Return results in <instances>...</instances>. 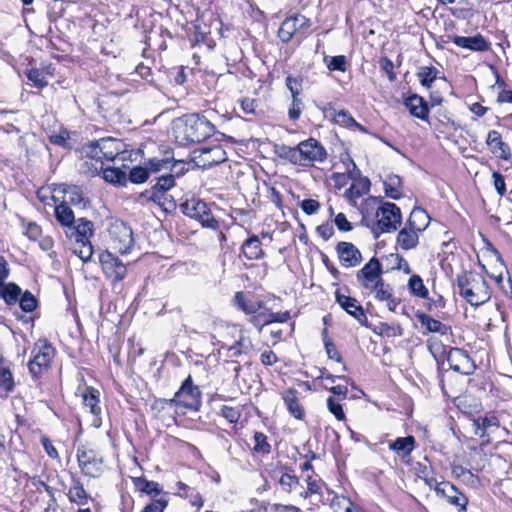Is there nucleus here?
Returning <instances> with one entry per match:
<instances>
[{"label": "nucleus", "instance_id": "obj_11", "mask_svg": "<svg viewBox=\"0 0 512 512\" xmlns=\"http://www.w3.org/2000/svg\"><path fill=\"white\" fill-rule=\"evenodd\" d=\"M450 368L463 375H471L476 369L474 361L466 351L460 348H451L447 355Z\"/></svg>", "mask_w": 512, "mask_h": 512}, {"label": "nucleus", "instance_id": "obj_15", "mask_svg": "<svg viewBox=\"0 0 512 512\" xmlns=\"http://www.w3.org/2000/svg\"><path fill=\"white\" fill-rule=\"evenodd\" d=\"M437 495L445 498L449 504L458 507L459 512L466 511L468 498L452 483L443 481L441 486H437Z\"/></svg>", "mask_w": 512, "mask_h": 512}, {"label": "nucleus", "instance_id": "obj_19", "mask_svg": "<svg viewBox=\"0 0 512 512\" xmlns=\"http://www.w3.org/2000/svg\"><path fill=\"white\" fill-rule=\"evenodd\" d=\"M452 42L458 47L477 52H483L489 49V43L481 34L472 37L454 36Z\"/></svg>", "mask_w": 512, "mask_h": 512}, {"label": "nucleus", "instance_id": "obj_44", "mask_svg": "<svg viewBox=\"0 0 512 512\" xmlns=\"http://www.w3.org/2000/svg\"><path fill=\"white\" fill-rule=\"evenodd\" d=\"M73 252L83 261L87 262L91 259L93 255V248L90 243V240L79 241L75 240V245L73 247Z\"/></svg>", "mask_w": 512, "mask_h": 512}, {"label": "nucleus", "instance_id": "obj_1", "mask_svg": "<svg viewBox=\"0 0 512 512\" xmlns=\"http://www.w3.org/2000/svg\"><path fill=\"white\" fill-rule=\"evenodd\" d=\"M122 152V143L115 138H101L82 146L80 153L82 172L96 175L104 169L106 162L113 161Z\"/></svg>", "mask_w": 512, "mask_h": 512}, {"label": "nucleus", "instance_id": "obj_23", "mask_svg": "<svg viewBox=\"0 0 512 512\" xmlns=\"http://www.w3.org/2000/svg\"><path fill=\"white\" fill-rule=\"evenodd\" d=\"M405 105L413 116L422 120L428 118L429 108L421 96L416 94L409 96L405 101Z\"/></svg>", "mask_w": 512, "mask_h": 512}, {"label": "nucleus", "instance_id": "obj_58", "mask_svg": "<svg viewBox=\"0 0 512 512\" xmlns=\"http://www.w3.org/2000/svg\"><path fill=\"white\" fill-rule=\"evenodd\" d=\"M221 416L227 419L230 423H236L240 418V410L235 407L224 405L221 408Z\"/></svg>", "mask_w": 512, "mask_h": 512}, {"label": "nucleus", "instance_id": "obj_40", "mask_svg": "<svg viewBox=\"0 0 512 512\" xmlns=\"http://www.w3.org/2000/svg\"><path fill=\"white\" fill-rule=\"evenodd\" d=\"M296 32L295 22L290 16L281 23L277 35L283 43H288Z\"/></svg>", "mask_w": 512, "mask_h": 512}, {"label": "nucleus", "instance_id": "obj_17", "mask_svg": "<svg viewBox=\"0 0 512 512\" xmlns=\"http://www.w3.org/2000/svg\"><path fill=\"white\" fill-rule=\"evenodd\" d=\"M337 303L351 316H353L361 325L367 326V317L362 306L355 298L336 292Z\"/></svg>", "mask_w": 512, "mask_h": 512}, {"label": "nucleus", "instance_id": "obj_18", "mask_svg": "<svg viewBox=\"0 0 512 512\" xmlns=\"http://www.w3.org/2000/svg\"><path fill=\"white\" fill-rule=\"evenodd\" d=\"M173 160V153L171 151H166L162 156H155L153 158L148 159L145 162L150 175L154 174L159 176L161 174H168L169 169H172L171 161Z\"/></svg>", "mask_w": 512, "mask_h": 512}, {"label": "nucleus", "instance_id": "obj_60", "mask_svg": "<svg viewBox=\"0 0 512 512\" xmlns=\"http://www.w3.org/2000/svg\"><path fill=\"white\" fill-rule=\"evenodd\" d=\"M168 505V501L165 498H159L154 500L152 503L146 505L142 512H164Z\"/></svg>", "mask_w": 512, "mask_h": 512}, {"label": "nucleus", "instance_id": "obj_30", "mask_svg": "<svg viewBox=\"0 0 512 512\" xmlns=\"http://www.w3.org/2000/svg\"><path fill=\"white\" fill-rule=\"evenodd\" d=\"M55 218L58 223L66 230L76 223L75 215L72 209L66 203L61 202L55 207Z\"/></svg>", "mask_w": 512, "mask_h": 512}, {"label": "nucleus", "instance_id": "obj_31", "mask_svg": "<svg viewBox=\"0 0 512 512\" xmlns=\"http://www.w3.org/2000/svg\"><path fill=\"white\" fill-rule=\"evenodd\" d=\"M384 190L387 197L400 199L403 195L402 179L398 175H388L384 181Z\"/></svg>", "mask_w": 512, "mask_h": 512}, {"label": "nucleus", "instance_id": "obj_37", "mask_svg": "<svg viewBox=\"0 0 512 512\" xmlns=\"http://www.w3.org/2000/svg\"><path fill=\"white\" fill-rule=\"evenodd\" d=\"M101 172H103V178L106 182L119 186H124L127 182L126 172L119 168L109 167L105 164L104 169L101 170Z\"/></svg>", "mask_w": 512, "mask_h": 512}, {"label": "nucleus", "instance_id": "obj_57", "mask_svg": "<svg viewBox=\"0 0 512 512\" xmlns=\"http://www.w3.org/2000/svg\"><path fill=\"white\" fill-rule=\"evenodd\" d=\"M346 57L343 55L333 56L330 58L329 62L327 63V67L329 70L332 71H346Z\"/></svg>", "mask_w": 512, "mask_h": 512}, {"label": "nucleus", "instance_id": "obj_33", "mask_svg": "<svg viewBox=\"0 0 512 512\" xmlns=\"http://www.w3.org/2000/svg\"><path fill=\"white\" fill-rule=\"evenodd\" d=\"M14 378L11 372V364L0 357V387L6 392H12L14 390Z\"/></svg>", "mask_w": 512, "mask_h": 512}, {"label": "nucleus", "instance_id": "obj_62", "mask_svg": "<svg viewBox=\"0 0 512 512\" xmlns=\"http://www.w3.org/2000/svg\"><path fill=\"white\" fill-rule=\"evenodd\" d=\"M306 482H307V491L304 494L305 498H307L308 496H310L312 494H319V495L322 494L320 481L313 479L311 476H307Z\"/></svg>", "mask_w": 512, "mask_h": 512}, {"label": "nucleus", "instance_id": "obj_28", "mask_svg": "<svg viewBox=\"0 0 512 512\" xmlns=\"http://www.w3.org/2000/svg\"><path fill=\"white\" fill-rule=\"evenodd\" d=\"M429 222L430 217L428 213L420 207H415L411 211L409 219L406 224L409 225L412 229L416 230L417 232H422L428 227Z\"/></svg>", "mask_w": 512, "mask_h": 512}, {"label": "nucleus", "instance_id": "obj_6", "mask_svg": "<svg viewBox=\"0 0 512 512\" xmlns=\"http://www.w3.org/2000/svg\"><path fill=\"white\" fill-rule=\"evenodd\" d=\"M32 359L28 363V368L34 378L41 376L47 371L55 356V349L46 340H39L32 350Z\"/></svg>", "mask_w": 512, "mask_h": 512}, {"label": "nucleus", "instance_id": "obj_25", "mask_svg": "<svg viewBox=\"0 0 512 512\" xmlns=\"http://www.w3.org/2000/svg\"><path fill=\"white\" fill-rule=\"evenodd\" d=\"M63 203L85 207L87 200L83 196L82 189L76 185H65L62 189Z\"/></svg>", "mask_w": 512, "mask_h": 512}, {"label": "nucleus", "instance_id": "obj_5", "mask_svg": "<svg viewBox=\"0 0 512 512\" xmlns=\"http://www.w3.org/2000/svg\"><path fill=\"white\" fill-rule=\"evenodd\" d=\"M179 208L185 216L199 221L203 227L213 230L219 228V222L213 217L203 200L191 197L183 201Z\"/></svg>", "mask_w": 512, "mask_h": 512}, {"label": "nucleus", "instance_id": "obj_49", "mask_svg": "<svg viewBox=\"0 0 512 512\" xmlns=\"http://www.w3.org/2000/svg\"><path fill=\"white\" fill-rule=\"evenodd\" d=\"M150 176L147 166H135L130 170L129 180L132 183L140 184L144 183Z\"/></svg>", "mask_w": 512, "mask_h": 512}, {"label": "nucleus", "instance_id": "obj_3", "mask_svg": "<svg viewBox=\"0 0 512 512\" xmlns=\"http://www.w3.org/2000/svg\"><path fill=\"white\" fill-rule=\"evenodd\" d=\"M279 156L294 165L311 167L316 163H322L327 158V151L319 141L309 138L295 147L283 145Z\"/></svg>", "mask_w": 512, "mask_h": 512}, {"label": "nucleus", "instance_id": "obj_14", "mask_svg": "<svg viewBox=\"0 0 512 512\" xmlns=\"http://www.w3.org/2000/svg\"><path fill=\"white\" fill-rule=\"evenodd\" d=\"M100 261L103 272L108 279L113 282H119L125 278L127 273L126 266L111 253L102 255Z\"/></svg>", "mask_w": 512, "mask_h": 512}, {"label": "nucleus", "instance_id": "obj_36", "mask_svg": "<svg viewBox=\"0 0 512 512\" xmlns=\"http://www.w3.org/2000/svg\"><path fill=\"white\" fill-rule=\"evenodd\" d=\"M68 498L70 502L78 505H85L87 503L88 494L80 480L73 479V484L68 491Z\"/></svg>", "mask_w": 512, "mask_h": 512}, {"label": "nucleus", "instance_id": "obj_24", "mask_svg": "<svg viewBox=\"0 0 512 512\" xmlns=\"http://www.w3.org/2000/svg\"><path fill=\"white\" fill-rule=\"evenodd\" d=\"M242 253L248 260H259L264 257L262 243L257 235L248 238L242 245Z\"/></svg>", "mask_w": 512, "mask_h": 512}, {"label": "nucleus", "instance_id": "obj_9", "mask_svg": "<svg viewBox=\"0 0 512 512\" xmlns=\"http://www.w3.org/2000/svg\"><path fill=\"white\" fill-rule=\"evenodd\" d=\"M172 399L176 406L198 410L201 405V392L197 386L193 385L191 376H188Z\"/></svg>", "mask_w": 512, "mask_h": 512}, {"label": "nucleus", "instance_id": "obj_55", "mask_svg": "<svg viewBox=\"0 0 512 512\" xmlns=\"http://www.w3.org/2000/svg\"><path fill=\"white\" fill-rule=\"evenodd\" d=\"M286 87L291 92L292 98L299 97L302 91V81L299 78L293 76L286 77Z\"/></svg>", "mask_w": 512, "mask_h": 512}, {"label": "nucleus", "instance_id": "obj_21", "mask_svg": "<svg viewBox=\"0 0 512 512\" xmlns=\"http://www.w3.org/2000/svg\"><path fill=\"white\" fill-rule=\"evenodd\" d=\"M141 198H145L149 202H153L165 213H172L177 208L176 200L168 192L140 194Z\"/></svg>", "mask_w": 512, "mask_h": 512}, {"label": "nucleus", "instance_id": "obj_48", "mask_svg": "<svg viewBox=\"0 0 512 512\" xmlns=\"http://www.w3.org/2000/svg\"><path fill=\"white\" fill-rule=\"evenodd\" d=\"M254 447L256 453L268 454L271 451V446L267 441V437L262 432H255L253 436Z\"/></svg>", "mask_w": 512, "mask_h": 512}, {"label": "nucleus", "instance_id": "obj_22", "mask_svg": "<svg viewBox=\"0 0 512 512\" xmlns=\"http://www.w3.org/2000/svg\"><path fill=\"white\" fill-rule=\"evenodd\" d=\"M66 235L79 241L89 240L93 235V223L87 219L79 218L68 230Z\"/></svg>", "mask_w": 512, "mask_h": 512}, {"label": "nucleus", "instance_id": "obj_26", "mask_svg": "<svg viewBox=\"0 0 512 512\" xmlns=\"http://www.w3.org/2000/svg\"><path fill=\"white\" fill-rule=\"evenodd\" d=\"M284 403L289 413L296 419H303L305 412L297 397V391L288 389L283 393Z\"/></svg>", "mask_w": 512, "mask_h": 512}, {"label": "nucleus", "instance_id": "obj_50", "mask_svg": "<svg viewBox=\"0 0 512 512\" xmlns=\"http://www.w3.org/2000/svg\"><path fill=\"white\" fill-rule=\"evenodd\" d=\"M333 119L336 124L346 128H352V124H355V119L346 110H333Z\"/></svg>", "mask_w": 512, "mask_h": 512}, {"label": "nucleus", "instance_id": "obj_43", "mask_svg": "<svg viewBox=\"0 0 512 512\" xmlns=\"http://www.w3.org/2000/svg\"><path fill=\"white\" fill-rule=\"evenodd\" d=\"M134 484L140 491L153 497L159 495L161 492V489L157 482L148 481L147 479L142 477L135 478Z\"/></svg>", "mask_w": 512, "mask_h": 512}, {"label": "nucleus", "instance_id": "obj_51", "mask_svg": "<svg viewBox=\"0 0 512 512\" xmlns=\"http://www.w3.org/2000/svg\"><path fill=\"white\" fill-rule=\"evenodd\" d=\"M371 290L375 291L376 298L381 301L388 300L392 296L391 287L385 284L382 279L374 283Z\"/></svg>", "mask_w": 512, "mask_h": 512}, {"label": "nucleus", "instance_id": "obj_59", "mask_svg": "<svg viewBox=\"0 0 512 512\" xmlns=\"http://www.w3.org/2000/svg\"><path fill=\"white\" fill-rule=\"evenodd\" d=\"M493 185L500 197L506 194V184L503 175L497 171L492 173Z\"/></svg>", "mask_w": 512, "mask_h": 512}, {"label": "nucleus", "instance_id": "obj_4", "mask_svg": "<svg viewBox=\"0 0 512 512\" xmlns=\"http://www.w3.org/2000/svg\"><path fill=\"white\" fill-rule=\"evenodd\" d=\"M459 294L472 306H479L487 302L490 289L485 279L475 272H464L457 276Z\"/></svg>", "mask_w": 512, "mask_h": 512}, {"label": "nucleus", "instance_id": "obj_34", "mask_svg": "<svg viewBox=\"0 0 512 512\" xmlns=\"http://www.w3.org/2000/svg\"><path fill=\"white\" fill-rule=\"evenodd\" d=\"M156 183L141 194L169 192L175 186L174 175L161 174L156 176Z\"/></svg>", "mask_w": 512, "mask_h": 512}, {"label": "nucleus", "instance_id": "obj_13", "mask_svg": "<svg viewBox=\"0 0 512 512\" xmlns=\"http://www.w3.org/2000/svg\"><path fill=\"white\" fill-rule=\"evenodd\" d=\"M381 274V263L376 257H373L357 272V280L366 289H372L373 284L382 279Z\"/></svg>", "mask_w": 512, "mask_h": 512}, {"label": "nucleus", "instance_id": "obj_41", "mask_svg": "<svg viewBox=\"0 0 512 512\" xmlns=\"http://www.w3.org/2000/svg\"><path fill=\"white\" fill-rule=\"evenodd\" d=\"M83 404L89 409L90 413L94 416H98L101 413L99 404L98 392L94 389H89L87 393L83 395Z\"/></svg>", "mask_w": 512, "mask_h": 512}, {"label": "nucleus", "instance_id": "obj_53", "mask_svg": "<svg viewBox=\"0 0 512 512\" xmlns=\"http://www.w3.org/2000/svg\"><path fill=\"white\" fill-rule=\"evenodd\" d=\"M18 301L24 312H32L37 306V301L34 295L29 291H25Z\"/></svg>", "mask_w": 512, "mask_h": 512}, {"label": "nucleus", "instance_id": "obj_10", "mask_svg": "<svg viewBox=\"0 0 512 512\" xmlns=\"http://www.w3.org/2000/svg\"><path fill=\"white\" fill-rule=\"evenodd\" d=\"M192 159L198 167L207 169L227 159L225 150L220 145L195 149Z\"/></svg>", "mask_w": 512, "mask_h": 512}, {"label": "nucleus", "instance_id": "obj_45", "mask_svg": "<svg viewBox=\"0 0 512 512\" xmlns=\"http://www.w3.org/2000/svg\"><path fill=\"white\" fill-rule=\"evenodd\" d=\"M223 350H226V356L230 358L239 357L243 353H246L250 348V341H246L244 338H240L232 346H222Z\"/></svg>", "mask_w": 512, "mask_h": 512}, {"label": "nucleus", "instance_id": "obj_64", "mask_svg": "<svg viewBox=\"0 0 512 512\" xmlns=\"http://www.w3.org/2000/svg\"><path fill=\"white\" fill-rule=\"evenodd\" d=\"M390 257L394 261L395 266L393 268L402 270L405 274L411 273V268L408 262L402 256H400L399 254H391Z\"/></svg>", "mask_w": 512, "mask_h": 512}, {"label": "nucleus", "instance_id": "obj_56", "mask_svg": "<svg viewBox=\"0 0 512 512\" xmlns=\"http://www.w3.org/2000/svg\"><path fill=\"white\" fill-rule=\"evenodd\" d=\"M327 407L328 410L335 416L337 420L342 421L345 419V413L343 411L341 404L335 401L333 397H329L327 399Z\"/></svg>", "mask_w": 512, "mask_h": 512}, {"label": "nucleus", "instance_id": "obj_42", "mask_svg": "<svg viewBox=\"0 0 512 512\" xmlns=\"http://www.w3.org/2000/svg\"><path fill=\"white\" fill-rule=\"evenodd\" d=\"M408 288L416 297L423 299L428 297V289L425 287L423 280L419 275H413L410 277L408 281Z\"/></svg>", "mask_w": 512, "mask_h": 512}, {"label": "nucleus", "instance_id": "obj_38", "mask_svg": "<svg viewBox=\"0 0 512 512\" xmlns=\"http://www.w3.org/2000/svg\"><path fill=\"white\" fill-rule=\"evenodd\" d=\"M474 426L476 427V434L484 437L491 428L499 427V420L495 416L479 417L474 420Z\"/></svg>", "mask_w": 512, "mask_h": 512}, {"label": "nucleus", "instance_id": "obj_27", "mask_svg": "<svg viewBox=\"0 0 512 512\" xmlns=\"http://www.w3.org/2000/svg\"><path fill=\"white\" fill-rule=\"evenodd\" d=\"M418 233L419 232L406 224V226L402 228L397 235V244L403 250H410L415 248L419 240Z\"/></svg>", "mask_w": 512, "mask_h": 512}, {"label": "nucleus", "instance_id": "obj_2", "mask_svg": "<svg viewBox=\"0 0 512 512\" xmlns=\"http://www.w3.org/2000/svg\"><path fill=\"white\" fill-rule=\"evenodd\" d=\"M215 133V126L204 116L187 114L172 122V135L181 146L200 143Z\"/></svg>", "mask_w": 512, "mask_h": 512}, {"label": "nucleus", "instance_id": "obj_52", "mask_svg": "<svg viewBox=\"0 0 512 512\" xmlns=\"http://www.w3.org/2000/svg\"><path fill=\"white\" fill-rule=\"evenodd\" d=\"M27 78L33 82L34 86L37 88H43L47 86L48 82L45 79L44 73L36 68L30 69L26 72Z\"/></svg>", "mask_w": 512, "mask_h": 512}, {"label": "nucleus", "instance_id": "obj_20", "mask_svg": "<svg viewBox=\"0 0 512 512\" xmlns=\"http://www.w3.org/2000/svg\"><path fill=\"white\" fill-rule=\"evenodd\" d=\"M487 145L490 147L491 152L497 157L508 160L511 157L509 146L503 142L501 134L496 130L488 132Z\"/></svg>", "mask_w": 512, "mask_h": 512}, {"label": "nucleus", "instance_id": "obj_46", "mask_svg": "<svg viewBox=\"0 0 512 512\" xmlns=\"http://www.w3.org/2000/svg\"><path fill=\"white\" fill-rule=\"evenodd\" d=\"M438 70L434 67H421L417 73L420 83L425 88H430L437 78Z\"/></svg>", "mask_w": 512, "mask_h": 512}, {"label": "nucleus", "instance_id": "obj_63", "mask_svg": "<svg viewBox=\"0 0 512 512\" xmlns=\"http://www.w3.org/2000/svg\"><path fill=\"white\" fill-rule=\"evenodd\" d=\"M301 209L307 214V215H313L318 212L320 209V203L317 200L314 199H305L300 204Z\"/></svg>", "mask_w": 512, "mask_h": 512}, {"label": "nucleus", "instance_id": "obj_12", "mask_svg": "<svg viewBox=\"0 0 512 512\" xmlns=\"http://www.w3.org/2000/svg\"><path fill=\"white\" fill-rule=\"evenodd\" d=\"M115 249L121 254L130 252L134 245L133 233L124 223L116 224L110 230Z\"/></svg>", "mask_w": 512, "mask_h": 512}, {"label": "nucleus", "instance_id": "obj_47", "mask_svg": "<svg viewBox=\"0 0 512 512\" xmlns=\"http://www.w3.org/2000/svg\"><path fill=\"white\" fill-rule=\"evenodd\" d=\"M373 332L377 335H386L388 337L402 336L403 330L400 325H391L388 323H379L374 326Z\"/></svg>", "mask_w": 512, "mask_h": 512}, {"label": "nucleus", "instance_id": "obj_39", "mask_svg": "<svg viewBox=\"0 0 512 512\" xmlns=\"http://www.w3.org/2000/svg\"><path fill=\"white\" fill-rule=\"evenodd\" d=\"M235 302L238 305V307L244 311L246 314H255L257 313L263 306V302H253V301H247L245 299V296L243 292H237L235 294Z\"/></svg>", "mask_w": 512, "mask_h": 512}, {"label": "nucleus", "instance_id": "obj_61", "mask_svg": "<svg viewBox=\"0 0 512 512\" xmlns=\"http://www.w3.org/2000/svg\"><path fill=\"white\" fill-rule=\"evenodd\" d=\"M290 319V313L288 311L285 312H269L267 314V318L264 319V323H284L287 322Z\"/></svg>", "mask_w": 512, "mask_h": 512}, {"label": "nucleus", "instance_id": "obj_29", "mask_svg": "<svg viewBox=\"0 0 512 512\" xmlns=\"http://www.w3.org/2000/svg\"><path fill=\"white\" fill-rule=\"evenodd\" d=\"M416 441L413 436L399 437L388 444L390 450L403 457L409 456L415 449Z\"/></svg>", "mask_w": 512, "mask_h": 512}, {"label": "nucleus", "instance_id": "obj_54", "mask_svg": "<svg viewBox=\"0 0 512 512\" xmlns=\"http://www.w3.org/2000/svg\"><path fill=\"white\" fill-rule=\"evenodd\" d=\"M303 109L304 103L302 99H300L299 97H293L291 106L288 110L289 119L292 121H297L300 118Z\"/></svg>", "mask_w": 512, "mask_h": 512}, {"label": "nucleus", "instance_id": "obj_16", "mask_svg": "<svg viewBox=\"0 0 512 512\" xmlns=\"http://www.w3.org/2000/svg\"><path fill=\"white\" fill-rule=\"evenodd\" d=\"M336 251L341 265L346 268L355 267L362 261L361 252L350 242H339L336 246Z\"/></svg>", "mask_w": 512, "mask_h": 512}, {"label": "nucleus", "instance_id": "obj_8", "mask_svg": "<svg viewBox=\"0 0 512 512\" xmlns=\"http://www.w3.org/2000/svg\"><path fill=\"white\" fill-rule=\"evenodd\" d=\"M77 460L85 476L98 477L103 472V456L89 445L77 448Z\"/></svg>", "mask_w": 512, "mask_h": 512}, {"label": "nucleus", "instance_id": "obj_35", "mask_svg": "<svg viewBox=\"0 0 512 512\" xmlns=\"http://www.w3.org/2000/svg\"><path fill=\"white\" fill-rule=\"evenodd\" d=\"M22 294L21 288L15 283L1 284L0 297L3 298L6 304L13 305L18 302Z\"/></svg>", "mask_w": 512, "mask_h": 512}, {"label": "nucleus", "instance_id": "obj_7", "mask_svg": "<svg viewBox=\"0 0 512 512\" xmlns=\"http://www.w3.org/2000/svg\"><path fill=\"white\" fill-rule=\"evenodd\" d=\"M377 218L376 230L380 233H390L398 229L402 223V214L398 206L391 202H384L375 213Z\"/></svg>", "mask_w": 512, "mask_h": 512}, {"label": "nucleus", "instance_id": "obj_32", "mask_svg": "<svg viewBox=\"0 0 512 512\" xmlns=\"http://www.w3.org/2000/svg\"><path fill=\"white\" fill-rule=\"evenodd\" d=\"M416 317L421 326L426 328L428 332L440 333L441 335L447 334L449 328L439 320H436L425 313L417 314Z\"/></svg>", "mask_w": 512, "mask_h": 512}]
</instances>
